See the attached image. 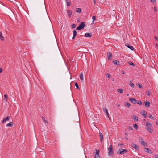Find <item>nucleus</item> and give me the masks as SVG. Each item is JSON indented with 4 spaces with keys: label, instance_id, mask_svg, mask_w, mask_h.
Listing matches in <instances>:
<instances>
[{
    "label": "nucleus",
    "instance_id": "obj_23",
    "mask_svg": "<svg viewBox=\"0 0 158 158\" xmlns=\"http://www.w3.org/2000/svg\"><path fill=\"white\" fill-rule=\"evenodd\" d=\"M80 79L81 80V81H83V74L82 72H81L80 74Z\"/></svg>",
    "mask_w": 158,
    "mask_h": 158
},
{
    "label": "nucleus",
    "instance_id": "obj_47",
    "mask_svg": "<svg viewBox=\"0 0 158 158\" xmlns=\"http://www.w3.org/2000/svg\"><path fill=\"white\" fill-rule=\"evenodd\" d=\"M2 69L1 68H0V73H1L2 72Z\"/></svg>",
    "mask_w": 158,
    "mask_h": 158
},
{
    "label": "nucleus",
    "instance_id": "obj_31",
    "mask_svg": "<svg viewBox=\"0 0 158 158\" xmlns=\"http://www.w3.org/2000/svg\"><path fill=\"white\" fill-rule=\"evenodd\" d=\"M42 118L43 119V121H44V122L45 123H47V124H48V122L44 118V117L43 116L42 117Z\"/></svg>",
    "mask_w": 158,
    "mask_h": 158
},
{
    "label": "nucleus",
    "instance_id": "obj_2",
    "mask_svg": "<svg viewBox=\"0 0 158 158\" xmlns=\"http://www.w3.org/2000/svg\"><path fill=\"white\" fill-rule=\"evenodd\" d=\"M85 25V23L84 22H82L76 28L77 30H81L84 28Z\"/></svg>",
    "mask_w": 158,
    "mask_h": 158
},
{
    "label": "nucleus",
    "instance_id": "obj_36",
    "mask_svg": "<svg viewBox=\"0 0 158 158\" xmlns=\"http://www.w3.org/2000/svg\"><path fill=\"white\" fill-rule=\"evenodd\" d=\"M136 103H137L140 105H141L142 104V102H141V101H140V100L137 101V102Z\"/></svg>",
    "mask_w": 158,
    "mask_h": 158
},
{
    "label": "nucleus",
    "instance_id": "obj_57",
    "mask_svg": "<svg viewBox=\"0 0 158 158\" xmlns=\"http://www.w3.org/2000/svg\"><path fill=\"white\" fill-rule=\"evenodd\" d=\"M156 124H158V122H156Z\"/></svg>",
    "mask_w": 158,
    "mask_h": 158
},
{
    "label": "nucleus",
    "instance_id": "obj_12",
    "mask_svg": "<svg viewBox=\"0 0 158 158\" xmlns=\"http://www.w3.org/2000/svg\"><path fill=\"white\" fill-rule=\"evenodd\" d=\"M131 118H132L135 121H138V118L137 116H136L135 115H132L131 116Z\"/></svg>",
    "mask_w": 158,
    "mask_h": 158
},
{
    "label": "nucleus",
    "instance_id": "obj_58",
    "mask_svg": "<svg viewBox=\"0 0 158 158\" xmlns=\"http://www.w3.org/2000/svg\"><path fill=\"white\" fill-rule=\"evenodd\" d=\"M156 124H158V122H156Z\"/></svg>",
    "mask_w": 158,
    "mask_h": 158
},
{
    "label": "nucleus",
    "instance_id": "obj_4",
    "mask_svg": "<svg viewBox=\"0 0 158 158\" xmlns=\"http://www.w3.org/2000/svg\"><path fill=\"white\" fill-rule=\"evenodd\" d=\"M139 142L141 143V144L143 146L147 145V143L144 141L142 138H140L139 139Z\"/></svg>",
    "mask_w": 158,
    "mask_h": 158
},
{
    "label": "nucleus",
    "instance_id": "obj_52",
    "mask_svg": "<svg viewBox=\"0 0 158 158\" xmlns=\"http://www.w3.org/2000/svg\"><path fill=\"white\" fill-rule=\"evenodd\" d=\"M154 10H156V7H155L154 8Z\"/></svg>",
    "mask_w": 158,
    "mask_h": 158
},
{
    "label": "nucleus",
    "instance_id": "obj_51",
    "mask_svg": "<svg viewBox=\"0 0 158 158\" xmlns=\"http://www.w3.org/2000/svg\"><path fill=\"white\" fill-rule=\"evenodd\" d=\"M112 80L113 81H114V78H112Z\"/></svg>",
    "mask_w": 158,
    "mask_h": 158
},
{
    "label": "nucleus",
    "instance_id": "obj_25",
    "mask_svg": "<svg viewBox=\"0 0 158 158\" xmlns=\"http://www.w3.org/2000/svg\"><path fill=\"white\" fill-rule=\"evenodd\" d=\"M13 124V122H10L8 123L6 125V126L7 127L10 126V127H11Z\"/></svg>",
    "mask_w": 158,
    "mask_h": 158
},
{
    "label": "nucleus",
    "instance_id": "obj_44",
    "mask_svg": "<svg viewBox=\"0 0 158 158\" xmlns=\"http://www.w3.org/2000/svg\"><path fill=\"white\" fill-rule=\"evenodd\" d=\"M155 158H158V155H156L155 156Z\"/></svg>",
    "mask_w": 158,
    "mask_h": 158
},
{
    "label": "nucleus",
    "instance_id": "obj_18",
    "mask_svg": "<svg viewBox=\"0 0 158 158\" xmlns=\"http://www.w3.org/2000/svg\"><path fill=\"white\" fill-rule=\"evenodd\" d=\"M146 129L150 133H152L153 132V130L149 127L146 128Z\"/></svg>",
    "mask_w": 158,
    "mask_h": 158
},
{
    "label": "nucleus",
    "instance_id": "obj_19",
    "mask_svg": "<svg viewBox=\"0 0 158 158\" xmlns=\"http://www.w3.org/2000/svg\"><path fill=\"white\" fill-rule=\"evenodd\" d=\"M145 125L149 127H152L151 124L148 122H147L146 123Z\"/></svg>",
    "mask_w": 158,
    "mask_h": 158
},
{
    "label": "nucleus",
    "instance_id": "obj_6",
    "mask_svg": "<svg viewBox=\"0 0 158 158\" xmlns=\"http://www.w3.org/2000/svg\"><path fill=\"white\" fill-rule=\"evenodd\" d=\"M129 100L134 104H135L137 102V101L135 98H130Z\"/></svg>",
    "mask_w": 158,
    "mask_h": 158
},
{
    "label": "nucleus",
    "instance_id": "obj_55",
    "mask_svg": "<svg viewBox=\"0 0 158 158\" xmlns=\"http://www.w3.org/2000/svg\"><path fill=\"white\" fill-rule=\"evenodd\" d=\"M118 107L119 106V105H118V106H117Z\"/></svg>",
    "mask_w": 158,
    "mask_h": 158
},
{
    "label": "nucleus",
    "instance_id": "obj_14",
    "mask_svg": "<svg viewBox=\"0 0 158 158\" xmlns=\"http://www.w3.org/2000/svg\"><path fill=\"white\" fill-rule=\"evenodd\" d=\"M10 118V117L9 116H7L2 121V123H4L6 122V121H8Z\"/></svg>",
    "mask_w": 158,
    "mask_h": 158
},
{
    "label": "nucleus",
    "instance_id": "obj_8",
    "mask_svg": "<svg viewBox=\"0 0 158 158\" xmlns=\"http://www.w3.org/2000/svg\"><path fill=\"white\" fill-rule=\"evenodd\" d=\"M113 63L116 65H118L120 64L119 61L115 60H113Z\"/></svg>",
    "mask_w": 158,
    "mask_h": 158
},
{
    "label": "nucleus",
    "instance_id": "obj_33",
    "mask_svg": "<svg viewBox=\"0 0 158 158\" xmlns=\"http://www.w3.org/2000/svg\"><path fill=\"white\" fill-rule=\"evenodd\" d=\"M75 86L76 87V88L77 89H80V88L78 86V84H77V82H75Z\"/></svg>",
    "mask_w": 158,
    "mask_h": 158
},
{
    "label": "nucleus",
    "instance_id": "obj_59",
    "mask_svg": "<svg viewBox=\"0 0 158 158\" xmlns=\"http://www.w3.org/2000/svg\"><path fill=\"white\" fill-rule=\"evenodd\" d=\"M68 0H66V2H67Z\"/></svg>",
    "mask_w": 158,
    "mask_h": 158
},
{
    "label": "nucleus",
    "instance_id": "obj_28",
    "mask_svg": "<svg viewBox=\"0 0 158 158\" xmlns=\"http://www.w3.org/2000/svg\"><path fill=\"white\" fill-rule=\"evenodd\" d=\"M4 97L5 98V102H6L7 100V99L8 98V97L7 95L5 94L4 95Z\"/></svg>",
    "mask_w": 158,
    "mask_h": 158
},
{
    "label": "nucleus",
    "instance_id": "obj_53",
    "mask_svg": "<svg viewBox=\"0 0 158 158\" xmlns=\"http://www.w3.org/2000/svg\"><path fill=\"white\" fill-rule=\"evenodd\" d=\"M156 45L157 47H158V44H156Z\"/></svg>",
    "mask_w": 158,
    "mask_h": 158
},
{
    "label": "nucleus",
    "instance_id": "obj_27",
    "mask_svg": "<svg viewBox=\"0 0 158 158\" xmlns=\"http://www.w3.org/2000/svg\"><path fill=\"white\" fill-rule=\"evenodd\" d=\"M117 91L118 92L120 93H123V89L120 88V89H118Z\"/></svg>",
    "mask_w": 158,
    "mask_h": 158
},
{
    "label": "nucleus",
    "instance_id": "obj_24",
    "mask_svg": "<svg viewBox=\"0 0 158 158\" xmlns=\"http://www.w3.org/2000/svg\"><path fill=\"white\" fill-rule=\"evenodd\" d=\"M145 151L147 152L148 153H149L151 152V150L148 148H145Z\"/></svg>",
    "mask_w": 158,
    "mask_h": 158
},
{
    "label": "nucleus",
    "instance_id": "obj_32",
    "mask_svg": "<svg viewBox=\"0 0 158 158\" xmlns=\"http://www.w3.org/2000/svg\"><path fill=\"white\" fill-rule=\"evenodd\" d=\"M73 34L74 36H76L77 35V32L76 30H74L73 31Z\"/></svg>",
    "mask_w": 158,
    "mask_h": 158
},
{
    "label": "nucleus",
    "instance_id": "obj_45",
    "mask_svg": "<svg viewBox=\"0 0 158 158\" xmlns=\"http://www.w3.org/2000/svg\"><path fill=\"white\" fill-rule=\"evenodd\" d=\"M153 3H154L155 2V0H150Z\"/></svg>",
    "mask_w": 158,
    "mask_h": 158
},
{
    "label": "nucleus",
    "instance_id": "obj_29",
    "mask_svg": "<svg viewBox=\"0 0 158 158\" xmlns=\"http://www.w3.org/2000/svg\"><path fill=\"white\" fill-rule=\"evenodd\" d=\"M106 77H108L109 78H111V76L110 74L108 73H106Z\"/></svg>",
    "mask_w": 158,
    "mask_h": 158
},
{
    "label": "nucleus",
    "instance_id": "obj_46",
    "mask_svg": "<svg viewBox=\"0 0 158 158\" xmlns=\"http://www.w3.org/2000/svg\"><path fill=\"white\" fill-rule=\"evenodd\" d=\"M154 38L155 39L158 40V38L156 36L154 37Z\"/></svg>",
    "mask_w": 158,
    "mask_h": 158
},
{
    "label": "nucleus",
    "instance_id": "obj_42",
    "mask_svg": "<svg viewBox=\"0 0 158 158\" xmlns=\"http://www.w3.org/2000/svg\"><path fill=\"white\" fill-rule=\"evenodd\" d=\"M128 129H129L130 130H133V128L130 126H128Z\"/></svg>",
    "mask_w": 158,
    "mask_h": 158
},
{
    "label": "nucleus",
    "instance_id": "obj_37",
    "mask_svg": "<svg viewBox=\"0 0 158 158\" xmlns=\"http://www.w3.org/2000/svg\"><path fill=\"white\" fill-rule=\"evenodd\" d=\"M134 128H135V129H137L138 126L136 124H135L134 125Z\"/></svg>",
    "mask_w": 158,
    "mask_h": 158
},
{
    "label": "nucleus",
    "instance_id": "obj_50",
    "mask_svg": "<svg viewBox=\"0 0 158 158\" xmlns=\"http://www.w3.org/2000/svg\"><path fill=\"white\" fill-rule=\"evenodd\" d=\"M122 72H123V74H124V71H122Z\"/></svg>",
    "mask_w": 158,
    "mask_h": 158
},
{
    "label": "nucleus",
    "instance_id": "obj_15",
    "mask_svg": "<svg viewBox=\"0 0 158 158\" xmlns=\"http://www.w3.org/2000/svg\"><path fill=\"white\" fill-rule=\"evenodd\" d=\"M68 15L69 17H70L72 15V12L70 10H68L67 11Z\"/></svg>",
    "mask_w": 158,
    "mask_h": 158
},
{
    "label": "nucleus",
    "instance_id": "obj_40",
    "mask_svg": "<svg viewBox=\"0 0 158 158\" xmlns=\"http://www.w3.org/2000/svg\"><path fill=\"white\" fill-rule=\"evenodd\" d=\"M71 5V3L69 2H68L67 3V6H69Z\"/></svg>",
    "mask_w": 158,
    "mask_h": 158
},
{
    "label": "nucleus",
    "instance_id": "obj_22",
    "mask_svg": "<svg viewBox=\"0 0 158 158\" xmlns=\"http://www.w3.org/2000/svg\"><path fill=\"white\" fill-rule=\"evenodd\" d=\"M0 39L2 41H3L4 39V37L2 35V33L1 32H0Z\"/></svg>",
    "mask_w": 158,
    "mask_h": 158
},
{
    "label": "nucleus",
    "instance_id": "obj_20",
    "mask_svg": "<svg viewBox=\"0 0 158 158\" xmlns=\"http://www.w3.org/2000/svg\"><path fill=\"white\" fill-rule=\"evenodd\" d=\"M81 9L80 8H77L76 9V11L77 12H78L79 13H80L81 12Z\"/></svg>",
    "mask_w": 158,
    "mask_h": 158
},
{
    "label": "nucleus",
    "instance_id": "obj_43",
    "mask_svg": "<svg viewBox=\"0 0 158 158\" xmlns=\"http://www.w3.org/2000/svg\"><path fill=\"white\" fill-rule=\"evenodd\" d=\"M149 117L151 118V119H153V117L151 115H150V116H149Z\"/></svg>",
    "mask_w": 158,
    "mask_h": 158
},
{
    "label": "nucleus",
    "instance_id": "obj_49",
    "mask_svg": "<svg viewBox=\"0 0 158 158\" xmlns=\"http://www.w3.org/2000/svg\"><path fill=\"white\" fill-rule=\"evenodd\" d=\"M76 36H73V37H72V39H74V38L76 37Z\"/></svg>",
    "mask_w": 158,
    "mask_h": 158
},
{
    "label": "nucleus",
    "instance_id": "obj_54",
    "mask_svg": "<svg viewBox=\"0 0 158 158\" xmlns=\"http://www.w3.org/2000/svg\"><path fill=\"white\" fill-rule=\"evenodd\" d=\"M125 135H127V133H125Z\"/></svg>",
    "mask_w": 158,
    "mask_h": 158
},
{
    "label": "nucleus",
    "instance_id": "obj_13",
    "mask_svg": "<svg viewBox=\"0 0 158 158\" xmlns=\"http://www.w3.org/2000/svg\"><path fill=\"white\" fill-rule=\"evenodd\" d=\"M107 56L109 60L112 57V53L110 52H107Z\"/></svg>",
    "mask_w": 158,
    "mask_h": 158
},
{
    "label": "nucleus",
    "instance_id": "obj_10",
    "mask_svg": "<svg viewBox=\"0 0 158 158\" xmlns=\"http://www.w3.org/2000/svg\"><path fill=\"white\" fill-rule=\"evenodd\" d=\"M141 114L145 118L147 116V114L146 112L144 110L141 111L140 112Z\"/></svg>",
    "mask_w": 158,
    "mask_h": 158
},
{
    "label": "nucleus",
    "instance_id": "obj_16",
    "mask_svg": "<svg viewBox=\"0 0 158 158\" xmlns=\"http://www.w3.org/2000/svg\"><path fill=\"white\" fill-rule=\"evenodd\" d=\"M99 134L100 141L102 142L103 140V135L102 133L100 132H99Z\"/></svg>",
    "mask_w": 158,
    "mask_h": 158
},
{
    "label": "nucleus",
    "instance_id": "obj_1",
    "mask_svg": "<svg viewBox=\"0 0 158 158\" xmlns=\"http://www.w3.org/2000/svg\"><path fill=\"white\" fill-rule=\"evenodd\" d=\"M108 155L109 156H111L114 154V151L113 149V147L112 145H109L108 148Z\"/></svg>",
    "mask_w": 158,
    "mask_h": 158
},
{
    "label": "nucleus",
    "instance_id": "obj_17",
    "mask_svg": "<svg viewBox=\"0 0 158 158\" xmlns=\"http://www.w3.org/2000/svg\"><path fill=\"white\" fill-rule=\"evenodd\" d=\"M92 36V34L91 33H86L85 34V36L90 37Z\"/></svg>",
    "mask_w": 158,
    "mask_h": 158
},
{
    "label": "nucleus",
    "instance_id": "obj_11",
    "mask_svg": "<svg viewBox=\"0 0 158 158\" xmlns=\"http://www.w3.org/2000/svg\"><path fill=\"white\" fill-rule=\"evenodd\" d=\"M103 112L105 113H106L107 116L108 117V118H109V114L108 112V110L106 108L104 107L103 108Z\"/></svg>",
    "mask_w": 158,
    "mask_h": 158
},
{
    "label": "nucleus",
    "instance_id": "obj_9",
    "mask_svg": "<svg viewBox=\"0 0 158 158\" xmlns=\"http://www.w3.org/2000/svg\"><path fill=\"white\" fill-rule=\"evenodd\" d=\"M144 105L146 107H148L150 106V102H148V101H146L144 102Z\"/></svg>",
    "mask_w": 158,
    "mask_h": 158
},
{
    "label": "nucleus",
    "instance_id": "obj_5",
    "mask_svg": "<svg viewBox=\"0 0 158 158\" xmlns=\"http://www.w3.org/2000/svg\"><path fill=\"white\" fill-rule=\"evenodd\" d=\"M99 150H96V152H95V155L94 156L95 158H100V156H99Z\"/></svg>",
    "mask_w": 158,
    "mask_h": 158
},
{
    "label": "nucleus",
    "instance_id": "obj_35",
    "mask_svg": "<svg viewBox=\"0 0 158 158\" xmlns=\"http://www.w3.org/2000/svg\"><path fill=\"white\" fill-rule=\"evenodd\" d=\"M129 85H130L132 87H133V88L134 87V86H135V85H134V84L133 83H132V82H130L129 83Z\"/></svg>",
    "mask_w": 158,
    "mask_h": 158
},
{
    "label": "nucleus",
    "instance_id": "obj_41",
    "mask_svg": "<svg viewBox=\"0 0 158 158\" xmlns=\"http://www.w3.org/2000/svg\"><path fill=\"white\" fill-rule=\"evenodd\" d=\"M137 85L140 88H142V86L141 84H138Z\"/></svg>",
    "mask_w": 158,
    "mask_h": 158
},
{
    "label": "nucleus",
    "instance_id": "obj_21",
    "mask_svg": "<svg viewBox=\"0 0 158 158\" xmlns=\"http://www.w3.org/2000/svg\"><path fill=\"white\" fill-rule=\"evenodd\" d=\"M124 105L128 107H129L130 106L131 104L127 102H125L124 104Z\"/></svg>",
    "mask_w": 158,
    "mask_h": 158
},
{
    "label": "nucleus",
    "instance_id": "obj_26",
    "mask_svg": "<svg viewBox=\"0 0 158 158\" xmlns=\"http://www.w3.org/2000/svg\"><path fill=\"white\" fill-rule=\"evenodd\" d=\"M126 46L129 48L131 49L132 50H134V47L130 45H126Z\"/></svg>",
    "mask_w": 158,
    "mask_h": 158
},
{
    "label": "nucleus",
    "instance_id": "obj_38",
    "mask_svg": "<svg viewBox=\"0 0 158 158\" xmlns=\"http://www.w3.org/2000/svg\"><path fill=\"white\" fill-rule=\"evenodd\" d=\"M95 19H96V16H94L92 17V19L93 20V22H94L95 20Z\"/></svg>",
    "mask_w": 158,
    "mask_h": 158
},
{
    "label": "nucleus",
    "instance_id": "obj_3",
    "mask_svg": "<svg viewBox=\"0 0 158 158\" xmlns=\"http://www.w3.org/2000/svg\"><path fill=\"white\" fill-rule=\"evenodd\" d=\"M118 152L121 154H123L126 153L127 151V150L124 149L122 148L118 150Z\"/></svg>",
    "mask_w": 158,
    "mask_h": 158
},
{
    "label": "nucleus",
    "instance_id": "obj_56",
    "mask_svg": "<svg viewBox=\"0 0 158 158\" xmlns=\"http://www.w3.org/2000/svg\"><path fill=\"white\" fill-rule=\"evenodd\" d=\"M126 139L127 140V139H128V138H126Z\"/></svg>",
    "mask_w": 158,
    "mask_h": 158
},
{
    "label": "nucleus",
    "instance_id": "obj_48",
    "mask_svg": "<svg viewBox=\"0 0 158 158\" xmlns=\"http://www.w3.org/2000/svg\"><path fill=\"white\" fill-rule=\"evenodd\" d=\"M94 5H95V3H95V0H94Z\"/></svg>",
    "mask_w": 158,
    "mask_h": 158
},
{
    "label": "nucleus",
    "instance_id": "obj_39",
    "mask_svg": "<svg viewBox=\"0 0 158 158\" xmlns=\"http://www.w3.org/2000/svg\"><path fill=\"white\" fill-rule=\"evenodd\" d=\"M76 26L75 24H73L72 25V27L73 28H74L76 27Z\"/></svg>",
    "mask_w": 158,
    "mask_h": 158
},
{
    "label": "nucleus",
    "instance_id": "obj_30",
    "mask_svg": "<svg viewBox=\"0 0 158 158\" xmlns=\"http://www.w3.org/2000/svg\"><path fill=\"white\" fill-rule=\"evenodd\" d=\"M128 64H129L132 65V66H135V64L132 62H131V61L128 62Z\"/></svg>",
    "mask_w": 158,
    "mask_h": 158
},
{
    "label": "nucleus",
    "instance_id": "obj_7",
    "mask_svg": "<svg viewBox=\"0 0 158 158\" xmlns=\"http://www.w3.org/2000/svg\"><path fill=\"white\" fill-rule=\"evenodd\" d=\"M131 145L132 147L133 148H135V149L137 150H139V147L137 145L135 144L134 143H132L131 144Z\"/></svg>",
    "mask_w": 158,
    "mask_h": 158
},
{
    "label": "nucleus",
    "instance_id": "obj_34",
    "mask_svg": "<svg viewBox=\"0 0 158 158\" xmlns=\"http://www.w3.org/2000/svg\"><path fill=\"white\" fill-rule=\"evenodd\" d=\"M146 93L147 95L149 96L151 92L150 91L148 90L146 91Z\"/></svg>",
    "mask_w": 158,
    "mask_h": 158
}]
</instances>
